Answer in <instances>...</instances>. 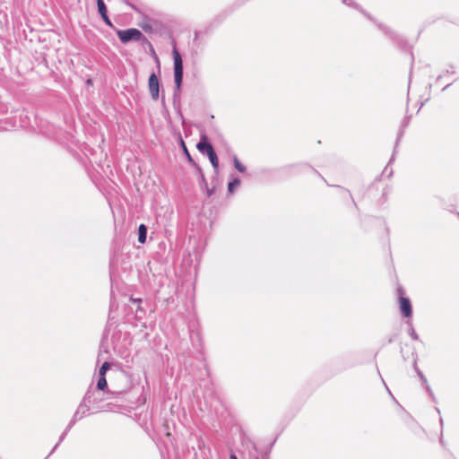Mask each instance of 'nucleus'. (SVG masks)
<instances>
[{
  "instance_id": "obj_1",
  "label": "nucleus",
  "mask_w": 459,
  "mask_h": 459,
  "mask_svg": "<svg viewBox=\"0 0 459 459\" xmlns=\"http://www.w3.org/2000/svg\"><path fill=\"white\" fill-rule=\"evenodd\" d=\"M342 2L346 4L347 6H350L353 9L358 10L359 13H361L366 18H368L369 21H372L376 23V25L378 27V29L388 38L392 40V42L400 49L402 50H408L410 49L409 44L407 40L399 33L389 28L388 26L377 22L366 10H364L359 4H357L354 0H342Z\"/></svg>"
},
{
  "instance_id": "obj_2",
  "label": "nucleus",
  "mask_w": 459,
  "mask_h": 459,
  "mask_svg": "<svg viewBox=\"0 0 459 459\" xmlns=\"http://www.w3.org/2000/svg\"><path fill=\"white\" fill-rule=\"evenodd\" d=\"M172 56L175 83V89L173 92V104L176 106L177 102H179L180 100V92L184 77V64L182 56L176 48H174L172 50Z\"/></svg>"
},
{
  "instance_id": "obj_3",
  "label": "nucleus",
  "mask_w": 459,
  "mask_h": 459,
  "mask_svg": "<svg viewBox=\"0 0 459 459\" xmlns=\"http://www.w3.org/2000/svg\"><path fill=\"white\" fill-rule=\"evenodd\" d=\"M100 392V391L93 389L91 385L82 398L90 410H93L91 413L108 410L109 403L103 404L104 397Z\"/></svg>"
},
{
  "instance_id": "obj_4",
  "label": "nucleus",
  "mask_w": 459,
  "mask_h": 459,
  "mask_svg": "<svg viewBox=\"0 0 459 459\" xmlns=\"http://www.w3.org/2000/svg\"><path fill=\"white\" fill-rule=\"evenodd\" d=\"M196 149L204 155H206L212 165L215 172L219 169V159L214 151L213 146L210 143L208 137L205 134L201 135L200 141L196 144Z\"/></svg>"
},
{
  "instance_id": "obj_5",
  "label": "nucleus",
  "mask_w": 459,
  "mask_h": 459,
  "mask_svg": "<svg viewBox=\"0 0 459 459\" xmlns=\"http://www.w3.org/2000/svg\"><path fill=\"white\" fill-rule=\"evenodd\" d=\"M398 301H399V309L401 314L405 318H410L412 316V306L411 299L408 297H405V290L403 287H398L397 289Z\"/></svg>"
},
{
  "instance_id": "obj_6",
  "label": "nucleus",
  "mask_w": 459,
  "mask_h": 459,
  "mask_svg": "<svg viewBox=\"0 0 459 459\" xmlns=\"http://www.w3.org/2000/svg\"><path fill=\"white\" fill-rule=\"evenodd\" d=\"M142 33L143 32L136 28L117 30V38L123 44H127L133 41L138 42L141 39Z\"/></svg>"
},
{
  "instance_id": "obj_7",
  "label": "nucleus",
  "mask_w": 459,
  "mask_h": 459,
  "mask_svg": "<svg viewBox=\"0 0 459 459\" xmlns=\"http://www.w3.org/2000/svg\"><path fill=\"white\" fill-rule=\"evenodd\" d=\"M148 86L152 100H157L159 99L160 84V79L154 72H152L149 76Z\"/></svg>"
},
{
  "instance_id": "obj_8",
  "label": "nucleus",
  "mask_w": 459,
  "mask_h": 459,
  "mask_svg": "<svg viewBox=\"0 0 459 459\" xmlns=\"http://www.w3.org/2000/svg\"><path fill=\"white\" fill-rule=\"evenodd\" d=\"M90 414L92 413L91 412V410L89 406L86 404L85 401L82 399L80 404L78 405L74 414L73 415V418H74V420H80Z\"/></svg>"
},
{
  "instance_id": "obj_9",
  "label": "nucleus",
  "mask_w": 459,
  "mask_h": 459,
  "mask_svg": "<svg viewBox=\"0 0 459 459\" xmlns=\"http://www.w3.org/2000/svg\"><path fill=\"white\" fill-rule=\"evenodd\" d=\"M97 7H98V12H99L101 19L105 22V24L109 27H113V23L108 15V10H107V6L104 3V0H97Z\"/></svg>"
},
{
  "instance_id": "obj_10",
  "label": "nucleus",
  "mask_w": 459,
  "mask_h": 459,
  "mask_svg": "<svg viewBox=\"0 0 459 459\" xmlns=\"http://www.w3.org/2000/svg\"><path fill=\"white\" fill-rule=\"evenodd\" d=\"M244 446H246V449L247 450V459H260L258 456V450L256 445L254 441L247 438L244 441Z\"/></svg>"
},
{
  "instance_id": "obj_11",
  "label": "nucleus",
  "mask_w": 459,
  "mask_h": 459,
  "mask_svg": "<svg viewBox=\"0 0 459 459\" xmlns=\"http://www.w3.org/2000/svg\"><path fill=\"white\" fill-rule=\"evenodd\" d=\"M410 118H411V117H406L403 119V123H402V126H401V129L399 130V133H398V135H397V138H396L395 147H394V150L393 155H392V157H391V159H390V160H389V164H390L391 162H393V161H394V154H395V152H396V147H397V145H398V143H399V142H400L401 138L403 137V134H404V128H405V127L409 125V123H410Z\"/></svg>"
},
{
  "instance_id": "obj_12",
  "label": "nucleus",
  "mask_w": 459,
  "mask_h": 459,
  "mask_svg": "<svg viewBox=\"0 0 459 459\" xmlns=\"http://www.w3.org/2000/svg\"><path fill=\"white\" fill-rule=\"evenodd\" d=\"M138 42L142 45V47L144 49L148 48L152 52V54L154 56V58L158 64V66L160 67L159 57L157 56L154 48H153L152 44L151 43V41L142 33L141 39H139Z\"/></svg>"
},
{
  "instance_id": "obj_13",
  "label": "nucleus",
  "mask_w": 459,
  "mask_h": 459,
  "mask_svg": "<svg viewBox=\"0 0 459 459\" xmlns=\"http://www.w3.org/2000/svg\"><path fill=\"white\" fill-rule=\"evenodd\" d=\"M148 228L145 224L142 223L139 225L137 230L138 242L144 244L147 238Z\"/></svg>"
},
{
  "instance_id": "obj_14",
  "label": "nucleus",
  "mask_w": 459,
  "mask_h": 459,
  "mask_svg": "<svg viewBox=\"0 0 459 459\" xmlns=\"http://www.w3.org/2000/svg\"><path fill=\"white\" fill-rule=\"evenodd\" d=\"M97 391H102L108 393V383L106 379V376H99V379L97 382L96 389Z\"/></svg>"
},
{
  "instance_id": "obj_15",
  "label": "nucleus",
  "mask_w": 459,
  "mask_h": 459,
  "mask_svg": "<svg viewBox=\"0 0 459 459\" xmlns=\"http://www.w3.org/2000/svg\"><path fill=\"white\" fill-rule=\"evenodd\" d=\"M180 146L182 148L183 153L185 154L186 158L187 159L188 162L191 163L194 167H197V163L195 162L193 160L190 152H188V149L184 142V140L180 137Z\"/></svg>"
},
{
  "instance_id": "obj_16",
  "label": "nucleus",
  "mask_w": 459,
  "mask_h": 459,
  "mask_svg": "<svg viewBox=\"0 0 459 459\" xmlns=\"http://www.w3.org/2000/svg\"><path fill=\"white\" fill-rule=\"evenodd\" d=\"M241 184V181L238 178H233L228 183V193L232 195L237 187H238Z\"/></svg>"
},
{
  "instance_id": "obj_17",
  "label": "nucleus",
  "mask_w": 459,
  "mask_h": 459,
  "mask_svg": "<svg viewBox=\"0 0 459 459\" xmlns=\"http://www.w3.org/2000/svg\"><path fill=\"white\" fill-rule=\"evenodd\" d=\"M417 360H418V358H417V356H415V358L413 359V368H414L416 374L418 375V377H420L421 384L427 385L428 380H427L426 377L424 376V374L422 373V371L418 368Z\"/></svg>"
},
{
  "instance_id": "obj_18",
  "label": "nucleus",
  "mask_w": 459,
  "mask_h": 459,
  "mask_svg": "<svg viewBox=\"0 0 459 459\" xmlns=\"http://www.w3.org/2000/svg\"><path fill=\"white\" fill-rule=\"evenodd\" d=\"M233 164L234 168L240 173H244L247 170L246 166L239 161L237 156L233 157Z\"/></svg>"
},
{
  "instance_id": "obj_19",
  "label": "nucleus",
  "mask_w": 459,
  "mask_h": 459,
  "mask_svg": "<svg viewBox=\"0 0 459 459\" xmlns=\"http://www.w3.org/2000/svg\"><path fill=\"white\" fill-rule=\"evenodd\" d=\"M407 324L409 325V330H408V333L409 335L411 337V339L415 340V341H418L419 340V335L418 333H416L413 325H412V323L411 321H407Z\"/></svg>"
},
{
  "instance_id": "obj_20",
  "label": "nucleus",
  "mask_w": 459,
  "mask_h": 459,
  "mask_svg": "<svg viewBox=\"0 0 459 459\" xmlns=\"http://www.w3.org/2000/svg\"><path fill=\"white\" fill-rule=\"evenodd\" d=\"M68 432H66L65 430L61 434V436L59 437V439H58V442L56 444V446L52 448V450L50 451V453L48 455V456L45 458V459H48L55 451L56 449L57 448V446L63 442V440L65 438L66 435H67Z\"/></svg>"
},
{
  "instance_id": "obj_21",
  "label": "nucleus",
  "mask_w": 459,
  "mask_h": 459,
  "mask_svg": "<svg viewBox=\"0 0 459 459\" xmlns=\"http://www.w3.org/2000/svg\"><path fill=\"white\" fill-rule=\"evenodd\" d=\"M198 172H199V177H200V185L201 186H207V181L205 179V177H204V174L202 170V169L200 168V166L197 164V167H195Z\"/></svg>"
},
{
  "instance_id": "obj_22",
  "label": "nucleus",
  "mask_w": 459,
  "mask_h": 459,
  "mask_svg": "<svg viewBox=\"0 0 459 459\" xmlns=\"http://www.w3.org/2000/svg\"><path fill=\"white\" fill-rule=\"evenodd\" d=\"M110 368V363L108 361H105L99 371V376H106V372Z\"/></svg>"
},
{
  "instance_id": "obj_23",
  "label": "nucleus",
  "mask_w": 459,
  "mask_h": 459,
  "mask_svg": "<svg viewBox=\"0 0 459 459\" xmlns=\"http://www.w3.org/2000/svg\"><path fill=\"white\" fill-rule=\"evenodd\" d=\"M336 187H338V188H339V189H341L343 193H345V194L348 195V197L351 199L352 204H353V205L355 206V208H357V209H358L357 204H356V203H355V201L353 200V198H352V195H351V192H350L348 189H345V188H343V187H342V186H336Z\"/></svg>"
},
{
  "instance_id": "obj_24",
  "label": "nucleus",
  "mask_w": 459,
  "mask_h": 459,
  "mask_svg": "<svg viewBox=\"0 0 459 459\" xmlns=\"http://www.w3.org/2000/svg\"><path fill=\"white\" fill-rule=\"evenodd\" d=\"M422 385L425 387V389H426L427 393L429 394V395L430 396L431 400L433 402H436V396H435L431 387L429 386V385L427 383V385Z\"/></svg>"
},
{
  "instance_id": "obj_25",
  "label": "nucleus",
  "mask_w": 459,
  "mask_h": 459,
  "mask_svg": "<svg viewBox=\"0 0 459 459\" xmlns=\"http://www.w3.org/2000/svg\"><path fill=\"white\" fill-rule=\"evenodd\" d=\"M191 340H192V342H193V345H195V339H194V335L193 333H191ZM195 338L196 339V342H199V345L202 346V338H201V335L199 333H195Z\"/></svg>"
},
{
  "instance_id": "obj_26",
  "label": "nucleus",
  "mask_w": 459,
  "mask_h": 459,
  "mask_svg": "<svg viewBox=\"0 0 459 459\" xmlns=\"http://www.w3.org/2000/svg\"><path fill=\"white\" fill-rule=\"evenodd\" d=\"M77 420H74V418H72V420H70L69 424L67 425V427L65 428V431L66 432H69L70 429L73 428V426L76 423Z\"/></svg>"
},
{
  "instance_id": "obj_27",
  "label": "nucleus",
  "mask_w": 459,
  "mask_h": 459,
  "mask_svg": "<svg viewBox=\"0 0 459 459\" xmlns=\"http://www.w3.org/2000/svg\"><path fill=\"white\" fill-rule=\"evenodd\" d=\"M142 29L145 31V32H151L152 30V25L150 24H144L142 26Z\"/></svg>"
},
{
  "instance_id": "obj_28",
  "label": "nucleus",
  "mask_w": 459,
  "mask_h": 459,
  "mask_svg": "<svg viewBox=\"0 0 459 459\" xmlns=\"http://www.w3.org/2000/svg\"><path fill=\"white\" fill-rule=\"evenodd\" d=\"M204 187H205V189H206L207 195H208L209 197H210V196H212V194L214 193V190H215V189H214V187H212V188H209V187H208V185H207L206 186H204Z\"/></svg>"
},
{
  "instance_id": "obj_29",
  "label": "nucleus",
  "mask_w": 459,
  "mask_h": 459,
  "mask_svg": "<svg viewBox=\"0 0 459 459\" xmlns=\"http://www.w3.org/2000/svg\"><path fill=\"white\" fill-rule=\"evenodd\" d=\"M388 173V177L393 174V169L388 168V165L384 169L383 174Z\"/></svg>"
},
{
  "instance_id": "obj_30",
  "label": "nucleus",
  "mask_w": 459,
  "mask_h": 459,
  "mask_svg": "<svg viewBox=\"0 0 459 459\" xmlns=\"http://www.w3.org/2000/svg\"><path fill=\"white\" fill-rule=\"evenodd\" d=\"M396 335H393L391 337L388 338L387 340V343H392L394 342V340L395 339Z\"/></svg>"
},
{
  "instance_id": "obj_31",
  "label": "nucleus",
  "mask_w": 459,
  "mask_h": 459,
  "mask_svg": "<svg viewBox=\"0 0 459 459\" xmlns=\"http://www.w3.org/2000/svg\"><path fill=\"white\" fill-rule=\"evenodd\" d=\"M230 459H238L237 455L235 454L230 455Z\"/></svg>"
},
{
  "instance_id": "obj_32",
  "label": "nucleus",
  "mask_w": 459,
  "mask_h": 459,
  "mask_svg": "<svg viewBox=\"0 0 459 459\" xmlns=\"http://www.w3.org/2000/svg\"><path fill=\"white\" fill-rule=\"evenodd\" d=\"M161 103H162L163 108H166V102H165V98H164V96H163V97H162V99H161Z\"/></svg>"
},
{
  "instance_id": "obj_33",
  "label": "nucleus",
  "mask_w": 459,
  "mask_h": 459,
  "mask_svg": "<svg viewBox=\"0 0 459 459\" xmlns=\"http://www.w3.org/2000/svg\"><path fill=\"white\" fill-rule=\"evenodd\" d=\"M439 422H440V425H441V429H443L444 421H443V419H442V418H440V419H439Z\"/></svg>"
},
{
  "instance_id": "obj_34",
  "label": "nucleus",
  "mask_w": 459,
  "mask_h": 459,
  "mask_svg": "<svg viewBox=\"0 0 459 459\" xmlns=\"http://www.w3.org/2000/svg\"><path fill=\"white\" fill-rule=\"evenodd\" d=\"M439 441H440V443H441V444H443V442H444V439H443V434H442V433H441V437H440V438H439Z\"/></svg>"
},
{
  "instance_id": "obj_35",
  "label": "nucleus",
  "mask_w": 459,
  "mask_h": 459,
  "mask_svg": "<svg viewBox=\"0 0 459 459\" xmlns=\"http://www.w3.org/2000/svg\"><path fill=\"white\" fill-rule=\"evenodd\" d=\"M385 388H386V390L388 391V394H389L390 395H393V394H392V393H391V391L388 389V387H387L386 385H385Z\"/></svg>"
},
{
  "instance_id": "obj_36",
  "label": "nucleus",
  "mask_w": 459,
  "mask_h": 459,
  "mask_svg": "<svg viewBox=\"0 0 459 459\" xmlns=\"http://www.w3.org/2000/svg\"><path fill=\"white\" fill-rule=\"evenodd\" d=\"M450 86V84H446L444 88H443V91H445L446 88H448Z\"/></svg>"
},
{
  "instance_id": "obj_37",
  "label": "nucleus",
  "mask_w": 459,
  "mask_h": 459,
  "mask_svg": "<svg viewBox=\"0 0 459 459\" xmlns=\"http://www.w3.org/2000/svg\"><path fill=\"white\" fill-rule=\"evenodd\" d=\"M423 105H424V102H421V103H420V108H419V110L423 107Z\"/></svg>"
},
{
  "instance_id": "obj_38",
  "label": "nucleus",
  "mask_w": 459,
  "mask_h": 459,
  "mask_svg": "<svg viewBox=\"0 0 459 459\" xmlns=\"http://www.w3.org/2000/svg\"><path fill=\"white\" fill-rule=\"evenodd\" d=\"M133 302H141V299H133Z\"/></svg>"
},
{
  "instance_id": "obj_39",
  "label": "nucleus",
  "mask_w": 459,
  "mask_h": 459,
  "mask_svg": "<svg viewBox=\"0 0 459 459\" xmlns=\"http://www.w3.org/2000/svg\"><path fill=\"white\" fill-rule=\"evenodd\" d=\"M436 411H437L438 414H440V410L437 407L436 408Z\"/></svg>"
},
{
  "instance_id": "obj_40",
  "label": "nucleus",
  "mask_w": 459,
  "mask_h": 459,
  "mask_svg": "<svg viewBox=\"0 0 459 459\" xmlns=\"http://www.w3.org/2000/svg\"><path fill=\"white\" fill-rule=\"evenodd\" d=\"M2 129H6V127H0V130H2Z\"/></svg>"
}]
</instances>
